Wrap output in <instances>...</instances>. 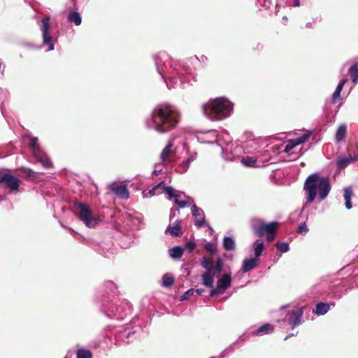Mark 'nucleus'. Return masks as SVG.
Wrapping results in <instances>:
<instances>
[{
  "mask_svg": "<svg viewBox=\"0 0 358 358\" xmlns=\"http://www.w3.org/2000/svg\"><path fill=\"white\" fill-rule=\"evenodd\" d=\"M154 129L159 133H166L175 129L179 122V112L170 105H159L151 113Z\"/></svg>",
  "mask_w": 358,
  "mask_h": 358,
  "instance_id": "obj_1",
  "label": "nucleus"
},
{
  "mask_svg": "<svg viewBox=\"0 0 358 358\" xmlns=\"http://www.w3.org/2000/svg\"><path fill=\"white\" fill-rule=\"evenodd\" d=\"M303 189L307 194L306 202L312 203L315 199L317 190L320 200H324L331 190L329 178L320 177L318 173H312L305 180Z\"/></svg>",
  "mask_w": 358,
  "mask_h": 358,
  "instance_id": "obj_2",
  "label": "nucleus"
},
{
  "mask_svg": "<svg viewBox=\"0 0 358 358\" xmlns=\"http://www.w3.org/2000/svg\"><path fill=\"white\" fill-rule=\"evenodd\" d=\"M203 113L211 120H221L228 117L232 110V105L227 99L219 97L209 100L203 105Z\"/></svg>",
  "mask_w": 358,
  "mask_h": 358,
  "instance_id": "obj_3",
  "label": "nucleus"
},
{
  "mask_svg": "<svg viewBox=\"0 0 358 358\" xmlns=\"http://www.w3.org/2000/svg\"><path fill=\"white\" fill-rule=\"evenodd\" d=\"M71 208L73 212L87 227L94 228L97 225V220L92 217V210L88 205L82 202L74 201Z\"/></svg>",
  "mask_w": 358,
  "mask_h": 358,
  "instance_id": "obj_4",
  "label": "nucleus"
},
{
  "mask_svg": "<svg viewBox=\"0 0 358 358\" xmlns=\"http://www.w3.org/2000/svg\"><path fill=\"white\" fill-rule=\"evenodd\" d=\"M279 225L280 224L278 222L267 224L264 221H260L259 224H254L252 229L255 235L262 236L266 234V241L271 242L275 239Z\"/></svg>",
  "mask_w": 358,
  "mask_h": 358,
  "instance_id": "obj_5",
  "label": "nucleus"
},
{
  "mask_svg": "<svg viewBox=\"0 0 358 358\" xmlns=\"http://www.w3.org/2000/svg\"><path fill=\"white\" fill-rule=\"evenodd\" d=\"M4 184L5 187L9 189L11 192H17L20 187V180L15 176L0 173V185Z\"/></svg>",
  "mask_w": 358,
  "mask_h": 358,
  "instance_id": "obj_6",
  "label": "nucleus"
},
{
  "mask_svg": "<svg viewBox=\"0 0 358 358\" xmlns=\"http://www.w3.org/2000/svg\"><path fill=\"white\" fill-rule=\"evenodd\" d=\"M50 18L48 16H45L44 18L42 19V26H41V31H42V36L43 39V43L48 45L49 50H54V45L52 43V36L48 34V31L50 27Z\"/></svg>",
  "mask_w": 358,
  "mask_h": 358,
  "instance_id": "obj_7",
  "label": "nucleus"
},
{
  "mask_svg": "<svg viewBox=\"0 0 358 358\" xmlns=\"http://www.w3.org/2000/svg\"><path fill=\"white\" fill-rule=\"evenodd\" d=\"M303 308H299L292 310L287 315V323L292 326L293 329L295 327L299 325L302 322Z\"/></svg>",
  "mask_w": 358,
  "mask_h": 358,
  "instance_id": "obj_8",
  "label": "nucleus"
},
{
  "mask_svg": "<svg viewBox=\"0 0 358 358\" xmlns=\"http://www.w3.org/2000/svg\"><path fill=\"white\" fill-rule=\"evenodd\" d=\"M192 214L195 217H199L196 218L194 222L195 226L197 228H201L206 225V220H205V215L204 212L202 209L198 208L195 203L192 206Z\"/></svg>",
  "mask_w": 358,
  "mask_h": 358,
  "instance_id": "obj_9",
  "label": "nucleus"
},
{
  "mask_svg": "<svg viewBox=\"0 0 358 358\" xmlns=\"http://www.w3.org/2000/svg\"><path fill=\"white\" fill-rule=\"evenodd\" d=\"M110 189L113 193L115 194L118 196L123 199L129 198V192L125 185H121L114 182L110 185Z\"/></svg>",
  "mask_w": 358,
  "mask_h": 358,
  "instance_id": "obj_10",
  "label": "nucleus"
},
{
  "mask_svg": "<svg viewBox=\"0 0 358 358\" xmlns=\"http://www.w3.org/2000/svg\"><path fill=\"white\" fill-rule=\"evenodd\" d=\"M259 264L258 258L253 257L245 259L242 264L241 270L243 273H247L256 268Z\"/></svg>",
  "mask_w": 358,
  "mask_h": 358,
  "instance_id": "obj_11",
  "label": "nucleus"
},
{
  "mask_svg": "<svg viewBox=\"0 0 358 358\" xmlns=\"http://www.w3.org/2000/svg\"><path fill=\"white\" fill-rule=\"evenodd\" d=\"M180 224L181 220H176L173 226H168L166 233H169L172 236L180 237L182 234Z\"/></svg>",
  "mask_w": 358,
  "mask_h": 358,
  "instance_id": "obj_12",
  "label": "nucleus"
},
{
  "mask_svg": "<svg viewBox=\"0 0 358 358\" xmlns=\"http://www.w3.org/2000/svg\"><path fill=\"white\" fill-rule=\"evenodd\" d=\"M231 278L229 274H224L220 279L217 282V287L218 289L224 292L227 288L231 286Z\"/></svg>",
  "mask_w": 358,
  "mask_h": 358,
  "instance_id": "obj_13",
  "label": "nucleus"
},
{
  "mask_svg": "<svg viewBox=\"0 0 358 358\" xmlns=\"http://www.w3.org/2000/svg\"><path fill=\"white\" fill-rule=\"evenodd\" d=\"M172 148H173V143L169 142L166 146L163 149L161 155H160V159L162 164H165L167 162H169V157L171 153L172 152Z\"/></svg>",
  "mask_w": 358,
  "mask_h": 358,
  "instance_id": "obj_14",
  "label": "nucleus"
},
{
  "mask_svg": "<svg viewBox=\"0 0 358 358\" xmlns=\"http://www.w3.org/2000/svg\"><path fill=\"white\" fill-rule=\"evenodd\" d=\"M215 275V273L205 271V273L201 275L202 284L206 287H213Z\"/></svg>",
  "mask_w": 358,
  "mask_h": 358,
  "instance_id": "obj_15",
  "label": "nucleus"
},
{
  "mask_svg": "<svg viewBox=\"0 0 358 358\" xmlns=\"http://www.w3.org/2000/svg\"><path fill=\"white\" fill-rule=\"evenodd\" d=\"M273 326L267 323L259 327L255 331L253 332V334L256 336L270 334L273 332Z\"/></svg>",
  "mask_w": 358,
  "mask_h": 358,
  "instance_id": "obj_16",
  "label": "nucleus"
},
{
  "mask_svg": "<svg viewBox=\"0 0 358 358\" xmlns=\"http://www.w3.org/2000/svg\"><path fill=\"white\" fill-rule=\"evenodd\" d=\"M347 80L346 79H343L342 80L340 81L339 84L338 85L335 92H334L333 94V96H332V103H337L340 99H341V92L343 88V86L345 85V83H346Z\"/></svg>",
  "mask_w": 358,
  "mask_h": 358,
  "instance_id": "obj_17",
  "label": "nucleus"
},
{
  "mask_svg": "<svg viewBox=\"0 0 358 358\" xmlns=\"http://www.w3.org/2000/svg\"><path fill=\"white\" fill-rule=\"evenodd\" d=\"M201 266L209 272H213V260L212 257H203L201 260Z\"/></svg>",
  "mask_w": 358,
  "mask_h": 358,
  "instance_id": "obj_18",
  "label": "nucleus"
},
{
  "mask_svg": "<svg viewBox=\"0 0 358 358\" xmlns=\"http://www.w3.org/2000/svg\"><path fill=\"white\" fill-rule=\"evenodd\" d=\"M352 196V189L351 187L344 189L345 205L348 209L352 208L351 197Z\"/></svg>",
  "mask_w": 358,
  "mask_h": 358,
  "instance_id": "obj_19",
  "label": "nucleus"
},
{
  "mask_svg": "<svg viewBox=\"0 0 358 358\" xmlns=\"http://www.w3.org/2000/svg\"><path fill=\"white\" fill-rule=\"evenodd\" d=\"M68 20L70 22H73L77 26L80 25L82 22L81 16L80 13L76 11H72L69 13Z\"/></svg>",
  "mask_w": 358,
  "mask_h": 358,
  "instance_id": "obj_20",
  "label": "nucleus"
},
{
  "mask_svg": "<svg viewBox=\"0 0 358 358\" xmlns=\"http://www.w3.org/2000/svg\"><path fill=\"white\" fill-rule=\"evenodd\" d=\"M329 310V305L326 303L320 302L316 305L315 313L317 315H324Z\"/></svg>",
  "mask_w": 358,
  "mask_h": 358,
  "instance_id": "obj_21",
  "label": "nucleus"
},
{
  "mask_svg": "<svg viewBox=\"0 0 358 358\" xmlns=\"http://www.w3.org/2000/svg\"><path fill=\"white\" fill-rule=\"evenodd\" d=\"M253 249H254V253L256 258H258L259 256L262 255L264 250V243L262 241H259V240H257L253 245Z\"/></svg>",
  "mask_w": 358,
  "mask_h": 358,
  "instance_id": "obj_22",
  "label": "nucleus"
},
{
  "mask_svg": "<svg viewBox=\"0 0 358 358\" xmlns=\"http://www.w3.org/2000/svg\"><path fill=\"white\" fill-rule=\"evenodd\" d=\"M347 134V127L345 125H341L336 133V140L337 142H341L344 139Z\"/></svg>",
  "mask_w": 358,
  "mask_h": 358,
  "instance_id": "obj_23",
  "label": "nucleus"
},
{
  "mask_svg": "<svg viewBox=\"0 0 358 358\" xmlns=\"http://www.w3.org/2000/svg\"><path fill=\"white\" fill-rule=\"evenodd\" d=\"M223 246L226 250H234L235 249V242L231 237L226 236L223 240Z\"/></svg>",
  "mask_w": 358,
  "mask_h": 358,
  "instance_id": "obj_24",
  "label": "nucleus"
},
{
  "mask_svg": "<svg viewBox=\"0 0 358 358\" xmlns=\"http://www.w3.org/2000/svg\"><path fill=\"white\" fill-rule=\"evenodd\" d=\"M175 279L173 276L169 273H166L162 277V285L164 287H171L174 283Z\"/></svg>",
  "mask_w": 358,
  "mask_h": 358,
  "instance_id": "obj_25",
  "label": "nucleus"
},
{
  "mask_svg": "<svg viewBox=\"0 0 358 358\" xmlns=\"http://www.w3.org/2000/svg\"><path fill=\"white\" fill-rule=\"evenodd\" d=\"M348 73L353 83L357 84L358 83V68L357 65L352 66Z\"/></svg>",
  "mask_w": 358,
  "mask_h": 358,
  "instance_id": "obj_26",
  "label": "nucleus"
},
{
  "mask_svg": "<svg viewBox=\"0 0 358 358\" xmlns=\"http://www.w3.org/2000/svg\"><path fill=\"white\" fill-rule=\"evenodd\" d=\"M223 268V261L221 258H217L215 261V263H213V273H215V274L219 275Z\"/></svg>",
  "mask_w": 358,
  "mask_h": 358,
  "instance_id": "obj_27",
  "label": "nucleus"
},
{
  "mask_svg": "<svg viewBox=\"0 0 358 358\" xmlns=\"http://www.w3.org/2000/svg\"><path fill=\"white\" fill-rule=\"evenodd\" d=\"M183 249L179 246L173 247L170 250V255L172 258L176 259L182 257L183 254Z\"/></svg>",
  "mask_w": 358,
  "mask_h": 358,
  "instance_id": "obj_28",
  "label": "nucleus"
},
{
  "mask_svg": "<svg viewBox=\"0 0 358 358\" xmlns=\"http://www.w3.org/2000/svg\"><path fill=\"white\" fill-rule=\"evenodd\" d=\"M241 162L248 167H255L257 159L254 157L246 156L242 158Z\"/></svg>",
  "mask_w": 358,
  "mask_h": 358,
  "instance_id": "obj_29",
  "label": "nucleus"
},
{
  "mask_svg": "<svg viewBox=\"0 0 358 358\" xmlns=\"http://www.w3.org/2000/svg\"><path fill=\"white\" fill-rule=\"evenodd\" d=\"M76 355L77 358H92V353L88 350L78 349Z\"/></svg>",
  "mask_w": 358,
  "mask_h": 358,
  "instance_id": "obj_30",
  "label": "nucleus"
},
{
  "mask_svg": "<svg viewBox=\"0 0 358 358\" xmlns=\"http://www.w3.org/2000/svg\"><path fill=\"white\" fill-rule=\"evenodd\" d=\"M352 161H353V159L352 157H350V158L343 157V158L340 159L338 161V165L339 168L343 169V168L346 167L348 166V164Z\"/></svg>",
  "mask_w": 358,
  "mask_h": 358,
  "instance_id": "obj_31",
  "label": "nucleus"
},
{
  "mask_svg": "<svg viewBox=\"0 0 358 358\" xmlns=\"http://www.w3.org/2000/svg\"><path fill=\"white\" fill-rule=\"evenodd\" d=\"M309 231V229L305 222H301L297 229V233L305 234Z\"/></svg>",
  "mask_w": 358,
  "mask_h": 358,
  "instance_id": "obj_32",
  "label": "nucleus"
},
{
  "mask_svg": "<svg viewBox=\"0 0 358 358\" xmlns=\"http://www.w3.org/2000/svg\"><path fill=\"white\" fill-rule=\"evenodd\" d=\"M162 185H164V182H159L158 185L155 186L149 191V194L152 196L155 195L156 194H160L162 192H159V189H162Z\"/></svg>",
  "mask_w": 358,
  "mask_h": 358,
  "instance_id": "obj_33",
  "label": "nucleus"
},
{
  "mask_svg": "<svg viewBox=\"0 0 358 358\" xmlns=\"http://www.w3.org/2000/svg\"><path fill=\"white\" fill-rule=\"evenodd\" d=\"M162 189L165 191V192L169 195L170 199H172L173 196H175V194L173 192L174 189L171 186H165V184L164 183V185H162Z\"/></svg>",
  "mask_w": 358,
  "mask_h": 358,
  "instance_id": "obj_34",
  "label": "nucleus"
},
{
  "mask_svg": "<svg viewBox=\"0 0 358 358\" xmlns=\"http://www.w3.org/2000/svg\"><path fill=\"white\" fill-rule=\"evenodd\" d=\"M276 248L281 252H286L289 250V245L286 243H278Z\"/></svg>",
  "mask_w": 358,
  "mask_h": 358,
  "instance_id": "obj_35",
  "label": "nucleus"
},
{
  "mask_svg": "<svg viewBox=\"0 0 358 358\" xmlns=\"http://www.w3.org/2000/svg\"><path fill=\"white\" fill-rule=\"evenodd\" d=\"M310 136V134H304L301 136L295 138V141L296 142L297 145L301 144L306 141H307Z\"/></svg>",
  "mask_w": 358,
  "mask_h": 358,
  "instance_id": "obj_36",
  "label": "nucleus"
},
{
  "mask_svg": "<svg viewBox=\"0 0 358 358\" xmlns=\"http://www.w3.org/2000/svg\"><path fill=\"white\" fill-rule=\"evenodd\" d=\"M298 145L294 139L289 140L287 144L285 145V152H289L292 150L295 146Z\"/></svg>",
  "mask_w": 358,
  "mask_h": 358,
  "instance_id": "obj_37",
  "label": "nucleus"
},
{
  "mask_svg": "<svg viewBox=\"0 0 358 358\" xmlns=\"http://www.w3.org/2000/svg\"><path fill=\"white\" fill-rule=\"evenodd\" d=\"M39 162L46 169H49V168L52 167V162L47 157H44V158L41 157L39 159Z\"/></svg>",
  "mask_w": 358,
  "mask_h": 358,
  "instance_id": "obj_38",
  "label": "nucleus"
},
{
  "mask_svg": "<svg viewBox=\"0 0 358 358\" xmlns=\"http://www.w3.org/2000/svg\"><path fill=\"white\" fill-rule=\"evenodd\" d=\"M22 170L25 176L32 178H36V173L34 172L31 169L25 168L22 169Z\"/></svg>",
  "mask_w": 358,
  "mask_h": 358,
  "instance_id": "obj_39",
  "label": "nucleus"
},
{
  "mask_svg": "<svg viewBox=\"0 0 358 358\" xmlns=\"http://www.w3.org/2000/svg\"><path fill=\"white\" fill-rule=\"evenodd\" d=\"M180 196L178 194H175V196H173L174 199V203L178 205L180 208H185L187 206V203H185L183 201L179 200Z\"/></svg>",
  "mask_w": 358,
  "mask_h": 358,
  "instance_id": "obj_40",
  "label": "nucleus"
},
{
  "mask_svg": "<svg viewBox=\"0 0 358 358\" xmlns=\"http://www.w3.org/2000/svg\"><path fill=\"white\" fill-rule=\"evenodd\" d=\"M195 290L194 289H189L187 292L184 293V294L180 297V301H184L188 299L191 296L194 294Z\"/></svg>",
  "mask_w": 358,
  "mask_h": 358,
  "instance_id": "obj_41",
  "label": "nucleus"
},
{
  "mask_svg": "<svg viewBox=\"0 0 358 358\" xmlns=\"http://www.w3.org/2000/svg\"><path fill=\"white\" fill-rule=\"evenodd\" d=\"M204 248L210 254H214L216 251L215 246L211 243H208L207 244H206L204 245Z\"/></svg>",
  "mask_w": 358,
  "mask_h": 358,
  "instance_id": "obj_42",
  "label": "nucleus"
},
{
  "mask_svg": "<svg viewBox=\"0 0 358 358\" xmlns=\"http://www.w3.org/2000/svg\"><path fill=\"white\" fill-rule=\"evenodd\" d=\"M196 243L193 241H187L185 244V249H187L189 252L193 251V250L196 248Z\"/></svg>",
  "mask_w": 358,
  "mask_h": 358,
  "instance_id": "obj_43",
  "label": "nucleus"
},
{
  "mask_svg": "<svg viewBox=\"0 0 358 358\" xmlns=\"http://www.w3.org/2000/svg\"><path fill=\"white\" fill-rule=\"evenodd\" d=\"M222 291L220 290V289H218V287H217L216 289H213L210 292V296L211 297H214L220 294H222Z\"/></svg>",
  "mask_w": 358,
  "mask_h": 358,
  "instance_id": "obj_44",
  "label": "nucleus"
},
{
  "mask_svg": "<svg viewBox=\"0 0 358 358\" xmlns=\"http://www.w3.org/2000/svg\"><path fill=\"white\" fill-rule=\"evenodd\" d=\"M37 142H38V138L36 137H31L30 138V143H29V146L34 149L36 144H37Z\"/></svg>",
  "mask_w": 358,
  "mask_h": 358,
  "instance_id": "obj_45",
  "label": "nucleus"
},
{
  "mask_svg": "<svg viewBox=\"0 0 358 358\" xmlns=\"http://www.w3.org/2000/svg\"><path fill=\"white\" fill-rule=\"evenodd\" d=\"M185 197H186L187 200L183 201H184L185 203H187V205H189V204H190V203H193V204L194 203V200H193V199H192V198H191V197H189V196H186Z\"/></svg>",
  "mask_w": 358,
  "mask_h": 358,
  "instance_id": "obj_46",
  "label": "nucleus"
},
{
  "mask_svg": "<svg viewBox=\"0 0 358 358\" xmlns=\"http://www.w3.org/2000/svg\"><path fill=\"white\" fill-rule=\"evenodd\" d=\"M204 289H197L196 290H195V292L199 294V295H201L203 292H204Z\"/></svg>",
  "mask_w": 358,
  "mask_h": 358,
  "instance_id": "obj_47",
  "label": "nucleus"
},
{
  "mask_svg": "<svg viewBox=\"0 0 358 358\" xmlns=\"http://www.w3.org/2000/svg\"><path fill=\"white\" fill-rule=\"evenodd\" d=\"M300 6L299 0H294V6Z\"/></svg>",
  "mask_w": 358,
  "mask_h": 358,
  "instance_id": "obj_48",
  "label": "nucleus"
},
{
  "mask_svg": "<svg viewBox=\"0 0 358 358\" xmlns=\"http://www.w3.org/2000/svg\"><path fill=\"white\" fill-rule=\"evenodd\" d=\"M189 162V159H187L186 162V164H188Z\"/></svg>",
  "mask_w": 358,
  "mask_h": 358,
  "instance_id": "obj_49",
  "label": "nucleus"
},
{
  "mask_svg": "<svg viewBox=\"0 0 358 358\" xmlns=\"http://www.w3.org/2000/svg\"><path fill=\"white\" fill-rule=\"evenodd\" d=\"M289 336H287L285 337V340H286V339H287Z\"/></svg>",
  "mask_w": 358,
  "mask_h": 358,
  "instance_id": "obj_50",
  "label": "nucleus"
},
{
  "mask_svg": "<svg viewBox=\"0 0 358 358\" xmlns=\"http://www.w3.org/2000/svg\"><path fill=\"white\" fill-rule=\"evenodd\" d=\"M210 358H214V357H210Z\"/></svg>",
  "mask_w": 358,
  "mask_h": 358,
  "instance_id": "obj_51",
  "label": "nucleus"
}]
</instances>
